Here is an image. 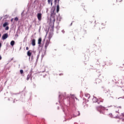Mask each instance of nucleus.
Listing matches in <instances>:
<instances>
[{"label":"nucleus","mask_w":124,"mask_h":124,"mask_svg":"<svg viewBox=\"0 0 124 124\" xmlns=\"http://www.w3.org/2000/svg\"><path fill=\"white\" fill-rule=\"evenodd\" d=\"M96 103L99 105V106L98 107H97V109H98V108H100V114H104V112L101 111V110H105V107L102 106L101 105V104L103 103V100L102 99H100L97 101Z\"/></svg>","instance_id":"f257e3e1"},{"label":"nucleus","mask_w":124,"mask_h":124,"mask_svg":"<svg viewBox=\"0 0 124 124\" xmlns=\"http://www.w3.org/2000/svg\"><path fill=\"white\" fill-rule=\"evenodd\" d=\"M56 19H55V16H51L50 18V22L51 24H52V28H54V26L55 25V22Z\"/></svg>","instance_id":"f03ea898"},{"label":"nucleus","mask_w":124,"mask_h":124,"mask_svg":"<svg viewBox=\"0 0 124 124\" xmlns=\"http://www.w3.org/2000/svg\"><path fill=\"white\" fill-rule=\"evenodd\" d=\"M37 17L39 21H41V20H42V14L38 13L37 15Z\"/></svg>","instance_id":"7ed1b4c3"},{"label":"nucleus","mask_w":124,"mask_h":124,"mask_svg":"<svg viewBox=\"0 0 124 124\" xmlns=\"http://www.w3.org/2000/svg\"><path fill=\"white\" fill-rule=\"evenodd\" d=\"M8 37V33H5L2 36V40H5L6 38Z\"/></svg>","instance_id":"20e7f679"},{"label":"nucleus","mask_w":124,"mask_h":124,"mask_svg":"<svg viewBox=\"0 0 124 124\" xmlns=\"http://www.w3.org/2000/svg\"><path fill=\"white\" fill-rule=\"evenodd\" d=\"M42 42V38L41 37H40L38 40V44L39 45V46H40V45H41Z\"/></svg>","instance_id":"39448f33"},{"label":"nucleus","mask_w":124,"mask_h":124,"mask_svg":"<svg viewBox=\"0 0 124 124\" xmlns=\"http://www.w3.org/2000/svg\"><path fill=\"white\" fill-rule=\"evenodd\" d=\"M49 41L47 40L45 45V48L46 49H47V47L49 46Z\"/></svg>","instance_id":"423d86ee"},{"label":"nucleus","mask_w":124,"mask_h":124,"mask_svg":"<svg viewBox=\"0 0 124 124\" xmlns=\"http://www.w3.org/2000/svg\"><path fill=\"white\" fill-rule=\"evenodd\" d=\"M48 4H51V6L53 5V0H47Z\"/></svg>","instance_id":"0eeeda50"},{"label":"nucleus","mask_w":124,"mask_h":124,"mask_svg":"<svg viewBox=\"0 0 124 124\" xmlns=\"http://www.w3.org/2000/svg\"><path fill=\"white\" fill-rule=\"evenodd\" d=\"M31 44L32 46H35V39H33L31 41Z\"/></svg>","instance_id":"6e6552de"},{"label":"nucleus","mask_w":124,"mask_h":124,"mask_svg":"<svg viewBox=\"0 0 124 124\" xmlns=\"http://www.w3.org/2000/svg\"><path fill=\"white\" fill-rule=\"evenodd\" d=\"M31 74H28L27 77V81H29V80H30V78H31Z\"/></svg>","instance_id":"1a4fd4ad"},{"label":"nucleus","mask_w":124,"mask_h":124,"mask_svg":"<svg viewBox=\"0 0 124 124\" xmlns=\"http://www.w3.org/2000/svg\"><path fill=\"white\" fill-rule=\"evenodd\" d=\"M8 25H9V23H8L7 22H6L3 24V27L5 28V27H7V26H8Z\"/></svg>","instance_id":"9d476101"},{"label":"nucleus","mask_w":124,"mask_h":124,"mask_svg":"<svg viewBox=\"0 0 124 124\" xmlns=\"http://www.w3.org/2000/svg\"><path fill=\"white\" fill-rule=\"evenodd\" d=\"M59 11H60V5H59V4H57V12L58 13V12H59Z\"/></svg>","instance_id":"9b49d317"},{"label":"nucleus","mask_w":124,"mask_h":124,"mask_svg":"<svg viewBox=\"0 0 124 124\" xmlns=\"http://www.w3.org/2000/svg\"><path fill=\"white\" fill-rule=\"evenodd\" d=\"M27 55L28 56V57H31V53L30 50L28 51Z\"/></svg>","instance_id":"f8f14e48"},{"label":"nucleus","mask_w":124,"mask_h":124,"mask_svg":"<svg viewBox=\"0 0 124 124\" xmlns=\"http://www.w3.org/2000/svg\"><path fill=\"white\" fill-rule=\"evenodd\" d=\"M85 95L88 98H90V97H91V95H90V94H89V93H85Z\"/></svg>","instance_id":"ddd939ff"},{"label":"nucleus","mask_w":124,"mask_h":124,"mask_svg":"<svg viewBox=\"0 0 124 124\" xmlns=\"http://www.w3.org/2000/svg\"><path fill=\"white\" fill-rule=\"evenodd\" d=\"M11 46H14V44H15V41H12L10 43Z\"/></svg>","instance_id":"4468645a"},{"label":"nucleus","mask_w":124,"mask_h":124,"mask_svg":"<svg viewBox=\"0 0 124 124\" xmlns=\"http://www.w3.org/2000/svg\"><path fill=\"white\" fill-rule=\"evenodd\" d=\"M54 1L55 4H57V3L59 4V3L60 2V0H55Z\"/></svg>","instance_id":"2eb2a0df"},{"label":"nucleus","mask_w":124,"mask_h":124,"mask_svg":"<svg viewBox=\"0 0 124 124\" xmlns=\"http://www.w3.org/2000/svg\"><path fill=\"white\" fill-rule=\"evenodd\" d=\"M77 116H80V112L79 111L76 112V117H77Z\"/></svg>","instance_id":"dca6fc26"},{"label":"nucleus","mask_w":124,"mask_h":124,"mask_svg":"<svg viewBox=\"0 0 124 124\" xmlns=\"http://www.w3.org/2000/svg\"><path fill=\"white\" fill-rule=\"evenodd\" d=\"M20 74H23V73H24V71L23 70H20Z\"/></svg>","instance_id":"f3484780"},{"label":"nucleus","mask_w":124,"mask_h":124,"mask_svg":"<svg viewBox=\"0 0 124 124\" xmlns=\"http://www.w3.org/2000/svg\"><path fill=\"white\" fill-rule=\"evenodd\" d=\"M109 117H110L111 118H113L114 116H113V115L112 114V113H109Z\"/></svg>","instance_id":"a211bd4d"},{"label":"nucleus","mask_w":124,"mask_h":124,"mask_svg":"<svg viewBox=\"0 0 124 124\" xmlns=\"http://www.w3.org/2000/svg\"><path fill=\"white\" fill-rule=\"evenodd\" d=\"M9 30V27L7 26V27L5 28V30H6V31H8Z\"/></svg>","instance_id":"6ab92c4d"},{"label":"nucleus","mask_w":124,"mask_h":124,"mask_svg":"<svg viewBox=\"0 0 124 124\" xmlns=\"http://www.w3.org/2000/svg\"><path fill=\"white\" fill-rule=\"evenodd\" d=\"M18 20H19V19L18 18V17H15V21H18Z\"/></svg>","instance_id":"aec40b11"},{"label":"nucleus","mask_w":124,"mask_h":124,"mask_svg":"<svg viewBox=\"0 0 124 124\" xmlns=\"http://www.w3.org/2000/svg\"><path fill=\"white\" fill-rule=\"evenodd\" d=\"M122 117H124V113L121 114Z\"/></svg>","instance_id":"412c9836"},{"label":"nucleus","mask_w":124,"mask_h":124,"mask_svg":"<svg viewBox=\"0 0 124 124\" xmlns=\"http://www.w3.org/2000/svg\"><path fill=\"white\" fill-rule=\"evenodd\" d=\"M54 15V11H53V13H51V16H53Z\"/></svg>","instance_id":"4be33fe9"},{"label":"nucleus","mask_w":124,"mask_h":124,"mask_svg":"<svg viewBox=\"0 0 124 124\" xmlns=\"http://www.w3.org/2000/svg\"><path fill=\"white\" fill-rule=\"evenodd\" d=\"M122 122H124V118H122Z\"/></svg>","instance_id":"5701e85b"},{"label":"nucleus","mask_w":124,"mask_h":124,"mask_svg":"<svg viewBox=\"0 0 124 124\" xmlns=\"http://www.w3.org/2000/svg\"><path fill=\"white\" fill-rule=\"evenodd\" d=\"M1 47V43L0 42V48Z\"/></svg>","instance_id":"b1692460"},{"label":"nucleus","mask_w":124,"mask_h":124,"mask_svg":"<svg viewBox=\"0 0 124 124\" xmlns=\"http://www.w3.org/2000/svg\"><path fill=\"white\" fill-rule=\"evenodd\" d=\"M1 59H2V58L1 57V56L0 55V61L1 60Z\"/></svg>","instance_id":"393cba45"},{"label":"nucleus","mask_w":124,"mask_h":124,"mask_svg":"<svg viewBox=\"0 0 124 124\" xmlns=\"http://www.w3.org/2000/svg\"><path fill=\"white\" fill-rule=\"evenodd\" d=\"M26 50H29V47H26Z\"/></svg>","instance_id":"a878e982"},{"label":"nucleus","mask_w":124,"mask_h":124,"mask_svg":"<svg viewBox=\"0 0 124 124\" xmlns=\"http://www.w3.org/2000/svg\"><path fill=\"white\" fill-rule=\"evenodd\" d=\"M11 21V22H13V18H12Z\"/></svg>","instance_id":"bb28decb"},{"label":"nucleus","mask_w":124,"mask_h":124,"mask_svg":"<svg viewBox=\"0 0 124 124\" xmlns=\"http://www.w3.org/2000/svg\"><path fill=\"white\" fill-rule=\"evenodd\" d=\"M60 75H63V74H60Z\"/></svg>","instance_id":"cd10ccee"},{"label":"nucleus","mask_w":124,"mask_h":124,"mask_svg":"<svg viewBox=\"0 0 124 124\" xmlns=\"http://www.w3.org/2000/svg\"><path fill=\"white\" fill-rule=\"evenodd\" d=\"M71 119H72V117H71V118H70L69 120H71Z\"/></svg>","instance_id":"c85d7f7f"},{"label":"nucleus","mask_w":124,"mask_h":124,"mask_svg":"<svg viewBox=\"0 0 124 124\" xmlns=\"http://www.w3.org/2000/svg\"><path fill=\"white\" fill-rule=\"evenodd\" d=\"M0 36H1V34L0 33Z\"/></svg>","instance_id":"c756f323"},{"label":"nucleus","mask_w":124,"mask_h":124,"mask_svg":"<svg viewBox=\"0 0 124 124\" xmlns=\"http://www.w3.org/2000/svg\"><path fill=\"white\" fill-rule=\"evenodd\" d=\"M113 5H115V4H113Z\"/></svg>","instance_id":"7c9ffc66"},{"label":"nucleus","mask_w":124,"mask_h":124,"mask_svg":"<svg viewBox=\"0 0 124 124\" xmlns=\"http://www.w3.org/2000/svg\"><path fill=\"white\" fill-rule=\"evenodd\" d=\"M54 15H56V13L54 14Z\"/></svg>","instance_id":"2f4dec72"}]
</instances>
